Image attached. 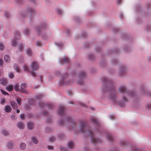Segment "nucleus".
<instances>
[{"label": "nucleus", "mask_w": 151, "mask_h": 151, "mask_svg": "<svg viewBox=\"0 0 151 151\" xmlns=\"http://www.w3.org/2000/svg\"><path fill=\"white\" fill-rule=\"evenodd\" d=\"M86 125L84 121H81L80 124V131L83 133H86L87 134L91 137V142L95 144L100 142V140L96 138L93 137V134L91 131L88 130L86 131Z\"/></svg>", "instance_id": "obj_1"}, {"label": "nucleus", "mask_w": 151, "mask_h": 151, "mask_svg": "<svg viewBox=\"0 0 151 151\" xmlns=\"http://www.w3.org/2000/svg\"><path fill=\"white\" fill-rule=\"evenodd\" d=\"M107 90V91L110 93V95L109 96L110 99L112 100L115 103V99L116 98V94L114 87L113 86H111L109 88H105L104 91Z\"/></svg>", "instance_id": "obj_2"}, {"label": "nucleus", "mask_w": 151, "mask_h": 151, "mask_svg": "<svg viewBox=\"0 0 151 151\" xmlns=\"http://www.w3.org/2000/svg\"><path fill=\"white\" fill-rule=\"evenodd\" d=\"M119 91L122 93H124L127 95H130L131 96H133L135 95V93L133 92L129 93L128 91L126 90V88L124 86H121L119 89Z\"/></svg>", "instance_id": "obj_3"}, {"label": "nucleus", "mask_w": 151, "mask_h": 151, "mask_svg": "<svg viewBox=\"0 0 151 151\" xmlns=\"http://www.w3.org/2000/svg\"><path fill=\"white\" fill-rule=\"evenodd\" d=\"M15 39L12 42V46H15L16 45L17 41L20 38V34L19 32H17L14 34Z\"/></svg>", "instance_id": "obj_4"}, {"label": "nucleus", "mask_w": 151, "mask_h": 151, "mask_svg": "<svg viewBox=\"0 0 151 151\" xmlns=\"http://www.w3.org/2000/svg\"><path fill=\"white\" fill-rule=\"evenodd\" d=\"M65 108L64 106L61 105L59 106V109L58 111L59 115H62L64 114L65 112Z\"/></svg>", "instance_id": "obj_5"}, {"label": "nucleus", "mask_w": 151, "mask_h": 151, "mask_svg": "<svg viewBox=\"0 0 151 151\" xmlns=\"http://www.w3.org/2000/svg\"><path fill=\"white\" fill-rule=\"evenodd\" d=\"M38 68V65L37 62L34 61L32 65V71L37 70Z\"/></svg>", "instance_id": "obj_6"}, {"label": "nucleus", "mask_w": 151, "mask_h": 151, "mask_svg": "<svg viewBox=\"0 0 151 151\" xmlns=\"http://www.w3.org/2000/svg\"><path fill=\"white\" fill-rule=\"evenodd\" d=\"M38 104L39 106L41 108L44 107L45 106H47L49 109H51L52 106V105L51 104L47 105L46 104H44L43 102L39 103Z\"/></svg>", "instance_id": "obj_7"}, {"label": "nucleus", "mask_w": 151, "mask_h": 151, "mask_svg": "<svg viewBox=\"0 0 151 151\" xmlns=\"http://www.w3.org/2000/svg\"><path fill=\"white\" fill-rule=\"evenodd\" d=\"M67 74L66 73L64 76L62 77L61 81L60 82V85H62L65 83V79L67 78Z\"/></svg>", "instance_id": "obj_8"}, {"label": "nucleus", "mask_w": 151, "mask_h": 151, "mask_svg": "<svg viewBox=\"0 0 151 151\" xmlns=\"http://www.w3.org/2000/svg\"><path fill=\"white\" fill-rule=\"evenodd\" d=\"M69 59L67 57L65 58L60 60V63L62 64L67 62H69Z\"/></svg>", "instance_id": "obj_9"}, {"label": "nucleus", "mask_w": 151, "mask_h": 151, "mask_svg": "<svg viewBox=\"0 0 151 151\" xmlns=\"http://www.w3.org/2000/svg\"><path fill=\"white\" fill-rule=\"evenodd\" d=\"M7 82V80L5 78H1L0 79V83L3 85H6Z\"/></svg>", "instance_id": "obj_10"}, {"label": "nucleus", "mask_w": 151, "mask_h": 151, "mask_svg": "<svg viewBox=\"0 0 151 151\" xmlns=\"http://www.w3.org/2000/svg\"><path fill=\"white\" fill-rule=\"evenodd\" d=\"M27 86V85L26 83H24L21 85L20 86V91L21 92H23Z\"/></svg>", "instance_id": "obj_11"}, {"label": "nucleus", "mask_w": 151, "mask_h": 151, "mask_svg": "<svg viewBox=\"0 0 151 151\" xmlns=\"http://www.w3.org/2000/svg\"><path fill=\"white\" fill-rule=\"evenodd\" d=\"M4 109L6 112H9L11 111L12 109L10 106L6 105L5 106Z\"/></svg>", "instance_id": "obj_12"}, {"label": "nucleus", "mask_w": 151, "mask_h": 151, "mask_svg": "<svg viewBox=\"0 0 151 151\" xmlns=\"http://www.w3.org/2000/svg\"><path fill=\"white\" fill-rule=\"evenodd\" d=\"M17 127L19 129H23L24 127V124L22 122H19L17 123Z\"/></svg>", "instance_id": "obj_13"}, {"label": "nucleus", "mask_w": 151, "mask_h": 151, "mask_svg": "<svg viewBox=\"0 0 151 151\" xmlns=\"http://www.w3.org/2000/svg\"><path fill=\"white\" fill-rule=\"evenodd\" d=\"M34 125L33 123L31 122H29L27 124L28 128L29 129H32L34 127Z\"/></svg>", "instance_id": "obj_14"}, {"label": "nucleus", "mask_w": 151, "mask_h": 151, "mask_svg": "<svg viewBox=\"0 0 151 151\" xmlns=\"http://www.w3.org/2000/svg\"><path fill=\"white\" fill-rule=\"evenodd\" d=\"M91 121L95 124L99 125V122L97 119L94 117H92L91 118Z\"/></svg>", "instance_id": "obj_15"}, {"label": "nucleus", "mask_w": 151, "mask_h": 151, "mask_svg": "<svg viewBox=\"0 0 151 151\" xmlns=\"http://www.w3.org/2000/svg\"><path fill=\"white\" fill-rule=\"evenodd\" d=\"M68 147L71 149H73L74 147V145L73 142L72 141H70L68 144Z\"/></svg>", "instance_id": "obj_16"}, {"label": "nucleus", "mask_w": 151, "mask_h": 151, "mask_svg": "<svg viewBox=\"0 0 151 151\" xmlns=\"http://www.w3.org/2000/svg\"><path fill=\"white\" fill-rule=\"evenodd\" d=\"M4 60L6 63H9L10 61V58L9 56L8 55H5L4 57Z\"/></svg>", "instance_id": "obj_17"}, {"label": "nucleus", "mask_w": 151, "mask_h": 151, "mask_svg": "<svg viewBox=\"0 0 151 151\" xmlns=\"http://www.w3.org/2000/svg\"><path fill=\"white\" fill-rule=\"evenodd\" d=\"M106 137L107 139L110 141H112L113 140V138L111 135L110 134H108L106 136Z\"/></svg>", "instance_id": "obj_18"}, {"label": "nucleus", "mask_w": 151, "mask_h": 151, "mask_svg": "<svg viewBox=\"0 0 151 151\" xmlns=\"http://www.w3.org/2000/svg\"><path fill=\"white\" fill-rule=\"evenodd\" d=\"M14 68L17 72L19 73L21 72V70L18 68V65L16 64H14Z\"/></svg>", "instance_id": "obj_19"}, {"label": "nucleus", "mask_w": 151, "mask_h": 151, "mask_svg": "<svg viewBox=\"0 0 151 151\" xmlns=\"http://www.w3.org/2000/svg\"><path fill=\"white\" fill-rule=\"evenodd\" d=\"M11 105L14 109H15L17 107V104L14 101H12L11 102Z\"/></svg>", "instance_id": "obj_20"}, {"label": "nucleus", "mask_w": 151, "mask_h": 151, "mask_svg": "<svg viewBox=\"0 0 151 151\" xmlns=\"http://www.w3.org/2000/svg\"><path fill=\"white\" fill-rule=\"evenodd\" d=\"M32 140L33 143L36 144L38 142V141L37 138L35 137H33L32 138Z\"/></svg>", "instance_id": "obj_21"}, {"label": "nucleus", "mask_w": 151, "mask_h": 151, "mask_svg": "<svg viewBox=\"0 0 151 151\" xmlns=\"http://www.w3.org/2000/svg\"><path fill=\"white\" fill-rule=\"evenodd\" d=\"M26 145L24 143H22L20 145V148L23 150L25 149L26 148Z\"/></svg>", "instance_id": "obj_22"}, {"label": "nucleus", "mask_w": 151, "mask_h": 151, "mask_svg": "<svg viewBox=\"0 0 151 151\" xmlns=\"http://www.w3.org/2000/svg\"><path fill=\"white\" fill-rule=\"evenodd\" d=\"M13 88V86L12 85H10L6 87V89L7 91H10L12 90Z\"/></svg>", "instance_id": "obj_23"}, {"label": "nucleus", "mask_w": 151, "mask_h": 151, "mask_svg": "<svg viewBox=\"0 0 151 151\" xmlns=\"http://www.w3.org/2000/svg\"><path fill=\"white\" fill-rule=\"evenodd\" d=\"M19 85L18 84H17L15 85V86L14 87V88L15 90L16 91H20V89H19Z\"/></svg>", "instance_id": "obj_24"}, {"label": "nucleus", "mask_w": 151, "mask_h": 151, "mask_svg": "<svg viewBox=\"0 0 151 151\" xmlns=\"http://www.w3.org/2000/svg\"><path fill=\"white\" fill-rule=\"evenodd\" d=\"M86 76V73L84 71H82L79 75L80 77H83Z\"/></svg>", "instance_id": "obj_25"}, {"label": "nucleus", "mask_w": 151, "mask_h": 151, "mask_svg": "<svg viewBox=\"0 0 151 151\" xmlns=\"http://www.w3.org/2000/svg\"><path fill=\"white\" fill-rule=\"evenodd\" d=\"M1 133L3 135L5 136L9 134L8 132L5 130H2Z\"/></svg>", "instance_id": "obj_26"}, {"label": "nucleus", "mask_w": 151, "mask_h": 151, "mask_svg": "<svg viewBox=\"0 0 151 151\" xmlns=\"http://www.w3.org/2000/svg\"><path fill=\"white\" fill-rule=\"evenodd\" d=\"M17 101L18 104L19 105H20L21 104V99L19 97H17Z\"/></svg>", "instance_id": "obj_27"}, {"label": "nucleus", "mask_w": 151, "mask_h": 151, "mask_svg": "<svg viewBox=\"0 0 151 151\" xmlns=\"http://www.w3.org/2000/svg\"><path fill=\"white\" fill-rule=\"evenodd\" d=\"M13 146V144L12 142H9L7 145V147L8 148L11 149L12 148Z\"/></svg>", "instance_id": "obj_28"}, {"label": "nucleus", "mask_w": 151, "mask_h": 151, "mask_svg": "<svg viewBox=\"0 0 151 151\" xmlns=\"http://www.w3.org/2000/svg\"><path fill=\"white\" fill-rule=\"evenodd\" d=\"M24 70L27 72H29V68L28 66L26 65H25L24 66Z\"/></svg>", "instance_id": "obj_29"}, {"label": "nucleus", "mask_w": 151, "mask_h": 151, "mask_svg": "<svg viewBox=\"0 0 151 151\" xmlns=\"http://www.w3.org/2000/svg\"><path fill=\"white\" fill-rule=\"evenodd\" d=\"M55 138L54 137L52 136L50 137L49 141L50 142H54L55 141Z\"/></svg>", "instance_id": "obj_30"}, {"label": "nucleus", "mask_w": 151, "mask_h": 151, "mask_svg": "<svg viewBox=\"0 0 151 151\" xmlns=\"http://www.w3.org/2000/svg\"><path fill=\"white\" fill-rule=\"evenodd\" d=\"M27 52L28 55H31L32 51L30 49H28L27 50Z\"/></svg>", "instance_id": "obj_31"}, {"label": "nucleus", "mask_w": 151, "mask_h": 151, "mask_svg": "<svg viewBox=\"0 0 151 151\" xmlns=\"http://www.w3.org/2000/svg\"><path fill=\"white\" fill-rule=\"evenodd\" d=\"M4 48V46L3 44L1 43L0 42V50H2Z\"/></svg>", "instance_id": "obj_32"}, {"label": "nucleus", "mask_w": 151, "mask_h": 151, "mask_svg": "<svg viewBox=\"0 0 151 151\" xmlns=\"http://www.w3.org/2000/svg\"><path fill=\"white\" fill-rule=\"evenodd\" d=\"M9 77L11 78H14V75L13 73H10L9 75Z\"/></svg>", "instance_id": "obj_33"}, {"label": "nucleus", "mask_w": 151, "mask_h": 151, "mask_svg": "<svg viewBox=\"0 0 151 151\" xmlns=\"http://www.w3.org/2000/svg\"><path fill=\"white\" fill-rule=\"evenodd\" d=\"M57 11L59 14H61L62 13V11L61 10L59 9H57Z\"/></svg>", "instance_id": "obj_34"}, {"label": "nucleus", "mask_w": 151, "mask_h": 151, "mask_svg": "<svg viewBox=\"0 0 151 151\" xmlns=\"http://www.w3.org/2000/svg\"><path fill=\"white\" fill-rule=\"evenodd\" d=\"M36 45L38 46H40L42 45V43L40 41H37L36 43Z\"/></svg>", "instance_id": "obj_35"}, {"label": "nucleus", "mask_w": 151, "mask_h": 151, "mask_svg": "<svg viewBox=\"0 0 151 151\" xmlns=\"http://www.w3.org/2000/svg\"><path fill=\"white\" fill-rule=\"evenodd\" d=\"M108 79L106 78H104L103 79V82L104 83H107L108 82Z\"/></svg>", "instance_id": "obj_36"}, {"label": "nucleus", "mask_w": 151, "mask_h": 151, "mask_svg": "<svg viewBox=\"0 0 151 151\" xmlns=\"http://www.w3.org/2000/svg\"><path fill=\"white\" fill-rule=\"evenodd\" d=\"M23 48V45L22 44H21L19 48V50L21 51H22Z\"/></svg>", "instance_id": "obj_37"}, {"label": "nucleus", "mask_w": 151, "mask_h": 151, "mask_svg": "<svg viewBox=\"0 0 151 151\" xmlns=\"http://www.w3.org/2000/svg\"><path fill=\"white\" fill-rule=\"evenodd\" d=\"M88 58L89 59L91 60H93L94 59V56L92 55H89L88 56Z\"/></svg>", "instance_id": "obj_38"}, {"label": "nucleus", "mask_w": 151, "mask_h": 151, "mask_svg": "<svg viewBox=\"0 0 151 151\" xmlns=\"http://www.w3.org/2000/svg\"><path fill=\"white\" fill-rule=\"evenodd\" d=\"M1 91L2 93L3 94L5 95H8V94L7 92H5V91H4L2 89H1Z\"/></svg>", "instance_id": "obj_39"}, {"label": "nucleus", "mask_w": 151, "mask_h": 151, "mask_svg": "<svg viewBox=\"0 0 151 151\" xmlns=\"http://www.w3.org/2000/svg\"><path fill=\"white\" fill-rule=\"evenodd\" d=\"M4 15H5V16L6 17H7V18L9 17V13L8 12H5Z\"/></svg>", "instance_id": "obj_40"}, {"label": "nucleus", "mask_w": 151, "mask_h": 151, "mask_svg": "<svg viewBox=\"0 0 151 151\" xmlns=\"http://www.w3.org/2000/svg\"><path fill=\"white\" fill-rule=\"evenodd\" d=\"M29 12L30 14H32L34 12V11L32 9H30L29 10Z\"/></svg>", "instance_id": "obj_41"}, {"label": "nucleus", "mask_w": 151, "mask_h": 151, "mask_svg": "<svg viewBox=\"0 0 151 151\" xmlns=\"http://www.w3.org/2000/svg\"><path fill=\"white\" fill-rule=\"evenodd\" d=\"M21 119H23L24 118V115L23 114H21L20 115Z\"/></svg>", "instance_id": "obj_42"}, {"label": "nucleus", "mask_w": 151, "mask_h": 151, "mask_svg": "<svg viewBox=\"0 0 151 151\" xmlns=\"http://www.w3.org/2000/svg\"><path fill=\"white\" fill-rule=\"evenodd\" d=\"M78 83L80 84H83V82L81 80H79L78 81Z\"/></svg>", "instance_id": "obj_43"}, {"label": "nucleus", "mask_w": 151, "mask_h": 151, "mask_svg": "<svg viewBox=\"0 0 151 151\" xmlns=\"http://www.w3.org/2000/svg\"><path fill=\"white\" fill-rule=\"evenodd\" d=\"M48 148L49 150H52L53 149V147L51 146H48Z\"/></svg>", "instance_id": "obj_44"}, {"label": "nucleus", "mask_w": 151, "mask_h": 151, "mask_svg": "<svg viewBox=\"0 0 151 151\" xmlns=\"http://www.w3.org/2000/svg\"><path fill=\"white\" fill-rule=\"evenodd\" d=\"M79 104L80 105H81V106H83V107H86V105L81 102H80Z\"/></svg>", "instance_id": "obj_45"}, {"label": "nucleus", "mask_w": 151, "mask_h": 151, "mask_svg": "<svg viewBox=\"0 0 151 151\" xmlns=\"http://www.w3.org/2000/svg\"><path fill=\"white\" fill-rule=\"evenodd\" d=\"M5 102V100L4 99H2L1 100V104H3Z\"/></svg>", "instance_id": "obj_46"}, {"label": "nucleus", "mask_w": 151, "mask_h": 151, "mask_svg": "<svg viewBox=\"0 0 151 151\" xmlns=\"http://www.w3.org/2000/svg\"><path fill=\"white\" fill-rule=\"evenodd\" d=\"M3 64V61L2 59H0V65L1 66Z\"/></svg>", "instance_id": "obj_47"}, {"label": "nucleus", "mask_w": 151, "mask_h": 151, "mask_svg": "<svg viewBox=\"0 0 151 151\" xmlns=\"http://www.w3.org/2000/svg\"><path fill=\"white\" fill-rule=\"evenodd\" d=\"M110 117L111 119L112 120L114 119V116H113V115H111L110 116Z\"/></svg>", "instance_id": "obj_48"}, {"label": "nucleus", "mask_w": 151, "mask_h": 151, "mask_svg": "<svg viewBox=\"0 0 151 151\" xmlns=\"http://www.w3.org/2000/svg\"><path fill=\"white\" fill-rule=\"evenodd\" d=\"M29 33V31L28 29H26L25 30V34L26 35H28Z\"/></svg>", "instance_id": "obj_49"}, {"label": "nucleus", "mask_w": 151, "mask_h": 151, "mask_svg": "<svg viewBox=\"0 0 151 151\" xmlns=\"http://www.w3.org/2000/svg\"><path fill=\"white\" fill-rule=\"evenodd\" d=\"M36 30L37 31L40 32V29L39 27H37L36 28Z\"/></svg>", "instance_id": "obj_50"}, {"label": "nucleus", "mask_w": 151, "mask_h": 151, "mask_svg": "<svg viewBox=\"0 0 151 151\" xmlns=\"http://www.w3.org/2000/svg\"><path fill=\"white\" fill-rule=\"evenodd\" d=\"M31 75L33 77H35L36 76V74L34 72L31 73Z\"/></svg>", "instance_id": "obj_51"}, {"label": "nucleus", "mask_w": 151, "mask_h": 151, "mask_svg": "<svg viewBox=\"0 0 151 151\" xmlns=\"http://www.w3.org/2000/svg\"><path fill=\"white\" fill-rule=\"evenodd\" d=\"M125 143V142L124 141H122L121 142V144L122 145H124Z\"/></svg>", "instance_id": "obj_52"}, {"label": "nucleus", "mask_w": 151, "mask_h": 151, "mask_svg": "<svg viewBox=\"0 0 151 151\" xmlns=\"http://www.w3.org/2000/svg\"><path fill=\"white\" fill-rule=\"evenodd\" d=\"M11 118L13 120L14 119L15 116L14 115H12L11 116Z\"/></svg>", "instance_id": "obj_53"}, {"label": "nucleus", "mask_w": 151, "mask_h": 151, "mask_svg": "<svg viewBox=\"0 0 151 151\" xmlns=\"http://www.w3.org/2000/svg\"><path fill=\"white\" fill-rule=\"evenodd\" d=\"M58 45L59 46H63V44L61 43H58Z\"/></svg>", "instance_id": "obj_54"}, {"label": "nucleus", "mask_w": 151, "mask_h": 151, "mask_svg": "<svg viewBox=\"0 0 151 151\" xmlns=\"http://www.w3.org/2000/svg\"><path fill=\"white\" fill-rule=\"evenodd\" d=\"M63 120H60V121L59 122V124H60V125H62V124H63Z\"/></svg>", "instance_id": "obj_55"}, {"label": "nucleus", "mask_w": 151, "mask_h": 151, "mask_svg": "<svg viewBox=\"0 0 151 151\" xmlns=\"http://www.w3.org/2000/svg\"><path fill=\"white\" fill-rule=\"evenodd\" d=\"M121 0H117V3L119 4H120L121 3Z\"/></svg>", "instance_id": "obj_56"}, {"label": "nucleus", "mask_w": 151, "mask_h": 151, "mask_svg": "<svg viewBox=\"0 0 151 151\" xmlns=\"http://www.w3.org/2000/svg\"><path fill=\"white\" fill-rule=\"evenodd\" d=\"M123 100L124 101H126L127 100V99L126 97H123Z\"/></svg>", "instance_id": "obj_57"}, {"label": "nucleus", "mask_w": 151, "mask_h": 151, "mask_svg": "<svg viewBox=\"0 0 151 151\" xmlns=\"http://www.w3.org/2000/svg\"><path fill=\"white\" fill-rule=\"evenodd\" d=\"M32 101V103L31 104V105H33L34 104H35V101H34L33 100H31V101Z\"/></svg>", "instance_id": "obj_58"}, {"label": "nucleus", "mask_w": 151, "mask_h": 151, "mask_svg": "<svg viewBox=\"0 0 151 151\" xmlns=\"http://www.w3.org/2000/svg\"><path fill=\"white\" fill-rule=\"evenodd\" d=\"M147 108L149 109L151 108V105H149L147 106Z\"/></svg>", "instance_id": "obj_59"}, {"label": "nucleus", "mask_w": 151, "mask_h": 151, "mask_svg": "<svg viewBox=\"0 0 151 151\" xmlns=\"http://www.w3.org/2000/svg\"><path fill=\"white\" fill-rule=\"evenodd\" d=\"M43 114L44 115H46L47 114V112L46 111H45L44 112Z\"/></svg>", "instance_id": "obj_60"}, {"label": "nucleus", "mask_w": 151, "mask_h": 151, "mask_svg": "<svg viewBox=\"0 0 151 151\" xmlns=\"http://www.w3.org/2000/svg\"><path fill=\"white\" fill-rule=\"evenodd\" d=\"M26 109H28L29 108V106L28 105H27L26 106Z\"/></svg>", "instance_id": "obj_61"}, {"label": "nucleus", "mask_w": 151, "mask_h": 151, "mask_svg": "<svg viewBox=\"0 0 151 151\" xmlns=\"http://www.w3.org/2000/svg\"><path fill=\"white\" fill-rule=\"evenodd\" d=\"M64 148L63 147H60V150H64Z\"/></svg>", "instance_id": "obj_62"}, {"label": "nucleus", "mask_w": 151, "mask_h": 151, "mask_svg": "<svg viewBox=\"0 0 151 151\" xmlns=\"http://www.w3.org/2000/svg\"><path fill=\"white\" fill-rule=\"evenodd\" d=\"M17 113H19L20 112V111L19 109H17Z\"/></svg>", "instance_id": "obj_63"}, {"label": "nucleus", "mask_w": 151, "mask_h": 151, "mask_svg": "<svg viewBox=\"0 0 151 151\" xmlns=\"http://www.w3.org/2000/svg\"><path fill=\"white\" fill-rule=\"evenodd\" d=\"M70 104H73V101H71L69 103Z\"/></svg>", "instance_id": "obj_64"}]
</instances>
